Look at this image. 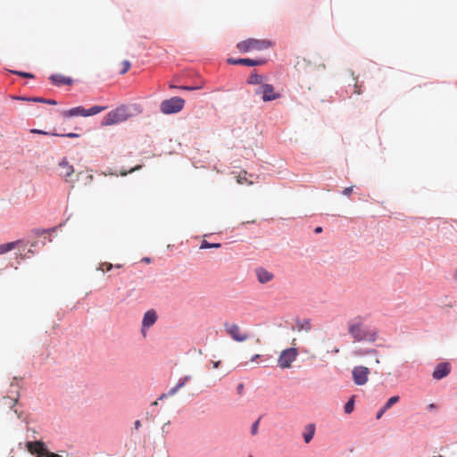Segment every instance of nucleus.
Wrapping results in <instances>:
<instances>
[{"label":"nucleus","mask_w":457,"mask_h":457,"mask_svg":"<svg viewBox=\"0 0 457 457\" xmlns=\"http://www.w3.org/2000/svg\"><path fill=\"white\" fill-rule=\"evenodd\" d=\"M347 331L352 338L356 342L374 343L378 338V330L370 328L365 324L363 316H356L347 322Z\"/></svg>","instance_id":"nucleus-1"},{"label":"nucleus","mask_w":457,"mask_h":457,"mask_svg":"<svg viewBox=\"0 0 457 457\" xmlns=\"http://www.w3.org/2000/svg\"><path fill=\"white\" fill-rule=\"evenodd\" d=\"M272 46V43L266 39L248 38L243 40L237 45V48L240 53H248L252 51H262Z\"/></svg>","instance_id":"nucleus-2"},{"label":"nucleus","mask_w":457,"mask_h":457,"mask_svg":"<svg viewBox=\"0 0 457 457\" xmlns=\"http://www.w3.org/2000/svg\"><path fill=\"white\" fill-rule=\"evenodd\" d=\"M105 109H106L105 106H99V105L92 106L89 109H85L83 106H77V107L71 108L70 110L62 111V116L63 118H71V117H74V116L87 117V116L96 115V114L104 111Z\"/></svg>","instance_id":"nucleus-3"},{"label":"nucleus","mask_w":457,"mask_h":457,"mask_svg":"<svg viewBox=\"0 0 457 457\" xmlns=\"http://www.w3.org/2000/svg\"><path fill=\"white\" fill-rule=\"evenodd\" d=\"M128 109L126 106L121 105L108 112L103 119L102 124L104 126H110L127 120L129 118Z\"/></svg>","instance_id":"nucleus-4"},{"label":"nucleus","mask_w":457,"mask_h":457,"mask_svg":"<svg viewBox=\"0 0 457 457\" xmlns=\"http://www.w3.org/2000/svg\"><path fill=\"white\" fill-rule=\"evenodd\" d=\"M26 447L36 457H62L57 453L50 452L42 441L27 442Z\"/></svg>","instance_id":"nucleus-5"},{"label":"nucleus","mask_w":457,"mask_h":457,"mask_svg":"<svg viewBox=\"0 0 457 457\" xmlns=\"http://www.w3.org/2000/svg\"><path fill=\"white\" fill-rule=\"evenodd\" d=\"M184 99L174 96L170 99L164 100L161 103L160 109L164 114L176 113L181 111L184 107Z\"/></svg>","instance_id":"nucleus-6"},{"label":"nucleus","mask_w":457,"mask_h":457,"mask_svg":"<svg viewBox=\"0 0 457 457\" xmlns=\"http://www.w3.org/2000/svg\"><path fill=\"white\" fill-rule=\"evenodd\" d=\"M298 351L295 347L285 349L281 352L278 358V365L281 369L291 368L292 363L296 360Z\"/></svg>","instance_id":"nucleus-7"},{"label":"nucleus","mask_w":457,"mask_h":457,"mask_svg":"<svg viewBox=\"0 0 457 457\" xmlns=\"http://www.w3.org/2000/svg\"><path fill=\"white\" fill-rule=\"evenodd\" d=\"M224 327L227 334L236 342H244L249 337L248 334L236 323H225Z\"/></svg>","instance_id":"nucleus-8"},{"label":"nucleus","mask_w":457,"mask_h":457,"mask_svg":"<svg viewBox=\"0 0 457 457\" xmlns=\"http://www.w3.org/2000/svg\"><path fill=\"white\" fill-rule=\"evenodd\" d=\"M158 315L155 310L151 309L147 311L143 317L142 326H141V334L144 337H146L147 330L155 324L157 321Z\"/></svg>","instance_id":"nucleus-9"},{"label":"nucleus","mask_w":457,"mask_h":457,"mask_svg":"<svg viewBox=\"0 0 457 457\" xmlns=\"http://www.w3.org/2000/svg\"><path fill=\"white\" fill-rule=\"evenodd\" d=\"M353 378L356 385L362 386L367 383L370 370L367 367L357 366L353 370Z\"/></svg>","instance_id":"nucleus-10"},{"label":"nucleus","mask_w":457,"mask_h":457,"mask_svg":"<svg viewBox=\"0 0 457 457\" xmlns=\"http://www.w3.org/2000/svg\"><path fill=\"white\" fill-rule=\"evenodd\" d=\"M280 97V95L278 93H276L274 90V87L270 84H264L263 89H262V99L263 102H270L276 99H278Z\"/></svg>","instance_id":"nucleus-11"},{"label":"nucleus","mask_w":457,"mask_h":457,"mask_svg":"<svg viewBox=\"0 0 457 457\" xmlns=\"http://www.w3.org/2000/svg\"><path fill=\"white\" fill-rule=\"evenodd\" d=\"M451 371V367L448 362H441L439 363L433 372V378L435 379H441L446 377Z\"/></svg>","instance_id":"nucleus-12"},{"label":"nucleus","mask_w":457,"mask_h":457,"mask_svg":"<svg viewBox=\"0 0 457 457\" xmlns=\"http://www.w3.org/2000/svg\"><path fill=\"white\" fill-rule=\"evenodd\" d=\"M59 167L61 169L60 175L64 179L65 181H68L71 175L74 173L73 167L68 162L66 159H63L59 163Z\"/></svg>","instance_id":"nucleus-13"},{"label":"nucleus","mask_w":457,"mask_h":457,"mask_svg":"<svg viewBox=\"0 0 457 457\" xmlns=\"http://www.w3.org/2000/svg\"><path fill=\"white\" fill-rule=\"evenodd\" d=\"M228 62L229 64L237 65V64H242V65H247V66H257L262 64L264 62L262 60H253L248 58H242V59H228Z\"/></svg>","instance_id":"nucleus-14"},{"label":"nucleus","mask_w":457,"mask_h":457,"mask_svg":"<svg viewBox=\"0 0 457 457\" xmlns=\"http://www.w3.org/2000/svg\"><path fill=\"white\" fill-rule=\"evenodd\" d=\"M255 274L257 276L258 281L262 284L270 282L274 278L273 273L262 267L255 270Z\"/></svg>","instance_id":"nucleus-15"},{"label":"nucleus","mask_w":457,"mask_h":457,"mask_svg":"<svg viewBox=\"0 0 457 457\" xmlns=\"http://www.w3.org/2000/svg\"><path fill=\"white\" fill-rule=\"evenodd\" d=\"M20 246H24L23 240H16L6 244L0 245V254H4L12 250H14Z\"/></svg>","instance_id":"nucleus-16"},{"label":"nucleus","mask_w":457,"mask_h":457,"mask_svg":"<svg viewBox=\"0 0 457 457\" xmlns=\"http://www.w3.org/2000/svg\"><path fill=\"white\" fill-rule=\"evenodd\" d=\"M315 433V426L314 424H309L305 427L304 431L303 433V436L304 439V442L306 444H309L312 439L313 438Z\"/></svg>","instance_id":"nucleus-17"},{"label":"nucleus","mask_w":457,"mask_h":457,"mask_svg":"<svg viewBox=\"0 0 457 457\" xmlns=\"http://www.w3.org/2000/svg\"><path fill=\"white\" fill-rule=\"evenodd\" d=\"M52 81L55 85H70L71 83V79L65 78L62 75H53L51 77Z\"/></svg>","instance_id":"nucleus-18"},{"label":"nucleus","mask_w":457,"mask_h":457,"mask_svg":"<svg viewBox=\"0 0 457 457\" xmlns=\"http://www.w3.org/2000/svg\"><path fill=\"white\" fill-rule=\"evenodd\" d=\"M297 327L299 330H304L306 332H309L312 329L311 320L308 319L298 320Z\"/></svg>","instance_id":"nucleus-19"},{"label":"nucleus","mask_w":457,"mask_h":457,"mask_svg":"<svg viewBox=\"0 0 457 457\" xmlns=\"http://www.w3.org/2000/svg\"><path fill=\"white\" fill-rule=\"evenodd\" d=\"M262 80H263V78L261 75L253 73L248 78L247 82H248V84H251V85L259 86L263 83Z\"/></svg>","instance_id":"nucleus-20"},{"label":"nucleus","mask_w":457,"mask_h":457,"mask_svg":"<svg viewBox=\"0 0 457 457\" xmlns=\"http://www.w3.org/2000/svg\"><path fill=\"white\" fill-rule=\"evenodd\" d=\"M400 400V397L398 395H395V396H392L390 397L386 403L384 404V409H386V411L389 410L393 405H395V403H397Z\"/></svg>","instance_id":"nucleus-21"},{"label":"nucleus","mask_w":457,"mask_h":457,"mask_svg":"<svg viewBox=\"0 0 457 457\" xmlns=\"http://www.w3.org/2000/svg\"><path fill=\"white\" fill-rule=\"evenodd\" d=\"M18 402V397H4L3 403L10 408L15 406Z\"/></svg>","instance_id":"nucleus-22"},{"label":"nucleus","mask_w":457,"mask_h":457,"mask_svg":"<svg viewBox=\"0 0 457 457\" xmlns=\"http://www.w3.org/2000/svg\"><path fill=\"white\" fill-rule=\"evenodd\" d=\"M353 408H354V396H352L344 407L345 412L347 414H350L353 412Z\"/></svg>","instance_id":"nucleus-23"},{"label":"nucleus","mask_w":457,"mask_h":457,"mask_svg":"<svg viewBox=\"0 0 457 457\" xmlns=\"http://www.w3.org/2000/svg\"><path fill=\"white\" fill-rule=\"evenodd\" d=\"M220 244H219V243L211 244V243L207 242L206 240H204L200 245L201 249L220 248Z\"/></svg>","instance_id":"nucleus-24"},{"label":"nucleus","mask_w":457,"mask_h":457,"mask_svg":"<svg viewBox=\"0 0 457 457\" xmlns=\"http://www.w3.org/2000/svg\"><path fill=\"white\" fill-rule=\"evenodd\" d=\"M113 267H114V265H112L110 262H103V263H100L97 270L104 272V271H110Z\"/></svg>","instance_id":"nucleus-25"},{"label":"nucleus","mask_w":457,"mask_h":457,"mask_svg":"<svg viewBox=\"0 0 457 457\" xmlns=\"http://www.w3.org/2000/svg\"><path fill=\"white\" fill-rule=\"evenodd\" d=\"M190 376H185L184 378H180L176 385L177 388L180 389L184 387L186 384L190 380Z\"/></svg>","instance_id":"nucleus-26"},{"label":"nucleus","mask_w":457,"mask_h":457,"mask_svg":"<svg viewBox=\"0 0 457 457\" xmlns=\"http://www.w3.org/2000/svg\"><path fill=\"white\" fill-rule=\"evenodd\" d=\"M122 69L120 70V74H125L130 69V62L129 61H123L121 62Z\"/></svg>","instance_id":"nucleus-27"},{"label":"nucleus","mask_w":457,"mask_h":457,"mask_svg":"<svg viewBox=\"0 0 457 457\" xmlns=\"http://www.w3.org/2000/svg\"><path fill=\"white\" fill-rule=\"evenodd\" d=\"M259 422H260V419H258L256 421H254L251 427V434L253 436H254L258 433Z\"/></svg>","instance_id":"nucleus-28"},{"label":"nucleus","mask_w":457,"mask_h":457,"mask_svg":"<svg viewBox=\"0 0 457 457\" xmlns=\"http://www.w3.org/2000/svg\"><path fill=\"white\" fill-rule=\"evenodd\" d=\"M355 353L358 354V355H361V354H363V353L378 355V351L375 350V349L370 348V349H367L365 351V353H362L361 351H356Z\"/></svg>","instance_id":"nucleus-29"},{"label":"nucleus","mask_w":457,"mask_h":457,"mask_svg":"<svg viewBox=\"0 0 457 457\" xmlns=\"http://www.w3.org/2000/svg\"><path fill=\"white\" fill-rule=\"evenodd\" d=\"M53 136H57V137H70V138H74V137H79V135L77 134V133H67V134H53Z\"/></svg>","instance_id":"nucleus-30"},{"label":"nucleus","mask_w":457,"mask_h":457,"mask_svg":"<svg viewBox=\"0 0 457 457\" xmlns=\"http://www.w3.org/2000/svg\"><path fill=\"white\" fill-rule=\"evenodd\" d=\"M14 73L19 75V76L24 77V78H29V79L34 78L33 74L28 73V72L15 71Z\"/></svg>","instance_id":"nucleus-31"},{"label":"nucleus","mask_w":457,"mask_h":457,"mask_svg":"<svg viewBox=\"0 0 457 457\" xmlns=\"http://www.w3.org/2000/svg\"><path fill=\"white\" fill-rule=\"evenodd\" d=\"M237 183L238 184H244V183H248V184H252L251 181H247V179L245 177H243L242 175H239L237 177Z\"/></svg>","instance_id":"nucleus-32"},{"label":"nucleus","mask_w":457,"mask_h":457,"mask_svg":"<svg viewBox=\"0 0 457 457\" xmlns=\"http://www.w3.org/2000/svg\"><path fill=\"white\" fill-rule=\"evenodd\" d=\"M265 83H262L261 85L258 86V87L254 90V94L255 95H262V89H263V85Z\"/></svg>","instance_id":"nucleus-33"},{"label":"nucleus","mask_w":457,"mask_h":457,"mask_svg":"<svg viewBox=\"0 0 457 457\" xmlns=\"http://www.w3.org/2000/svg\"><path fill=\"white\" fill-rule=\"evenodd\" d=\"M386 411V409H384V407H382V408L378 411V413H377V415H376V419H377V420H379V419L383 416V414H384Z\"/></svg>","instance_id":"nucleus-34"},{"label":"nucleus","mask_w":457,"mask_h":457,"mask_svg":"<svg viewBox=\"0 0 457 457\" xmlns=\"http://www.w3.org/2000/svg\"><path fill=\"white\" fill-rule=\"evenodd\" d=\"M353 192V187H345L344 190H343V194L345 195H350Z\"/></svg>","instance_id":"nucleus-35"},{"label":"nucleus","mask_w":457,"mask_h":457,"mask_svg":"<svg viewBox=\"0 0 457 457\" xmlns=\"http://www.w3.org/2000/svg\"><path fill=\"white\" fill-rule=\"evenodd\" d=\"M179 390V388H177V386H173V387H172V388H170V389L169 390V392H168L169 396H172V395H175Z\"/></svg>","instance_id":"nucleus-36"},{"label":"nucleus","mask_w":457,"mask_h":457,"mask_svg":"<svg viewBox=\"0 0 457 457\" xmlns=\"http://www.w3.org/2000/svg\"><path fill=\"white\" fill-rule=\"evenodd\" d=\"M31 133H34V134H42V135H48L47 132L46 131H43V130H40V129H32L30 130Z\"/></svg>","instance_id":"nucleus-37"},{"label":"nucleus","mask_w":457,"mask_h":457,"mask_svg":"<svg viewBox=\"0 0 457 457\" xmlns=\"http://www.w3.org/2000/svg\"><path fill=\"white\" fill-rule=\"evenodd\" d=\"M180 88L184 89V90L192 91V90H195V89H200L201 87H187V86H184V87H181Z\"/></svg>","instance_id":"nucleus-38"},{"label":"nucleus","mask_w":457,"mask_h":457,"mask_svg":"<svg viewBox=\"0 0 457 457\" xmlns=\"http://www.w3.org/2000/svg\"><path fill=\"white\" fill-rule=\"evenodd\" d=\"M354 87H355L354 93L357 95H361V87L357 85V81H355V83H354Z\"/></svg>","instance_id":"nucleus-39"},{"label":"nucleus","mask_w":457,"mask_h":457,"mask_svg":"<svg viewBox=\"0 0 457 457\" xmlns=\"http://www.w3.org/2000/svg\"><path fill=\"white\" fill-rule=\"evenodd\" d=\"M30 101H33V102H39V103H45V102H46V99L41 98V97H34V98H30Z\"/></svg>","instance_id":"nucleus-40"},{"label":"nucleus","mask_w":457,"mask_h":457,"mask_svg":"<svg viewBox=\"0 0 457 457\" xmlns=\"http://www.w3.org/2000/svg\"><path fill=\"white\" fill-rule=\"evenodd\" d=\"M12 99L22 100V101H30V98L21 97V96H12Z\"/></svg>","instance_id":"nucleus-41"},{"label":"nucleus","mask_w":457,"mask_h":457,"mask_svg":"<svg viewBox=\"0 0 457 457\" xmlns=\"http://www.w3.org/2000/svg\"><path fill=\"white\" fill-rule=\"evenodd\" d=\"M243 389H244V385H243V384H239V385L237 386V393H238V394H241V393H242V391H243Z\"/></svg>","instance_id":"nucleus-42"},{"label":"nucleus","mask_w":457,"mask_h":457,"mask_svg":"<svg viewBox=\"0 0 457 457\" xmlns=\"http://www.w3.org/2000/svg\"><path fill=\"white\" fill-rule=\"evenodd\" d=\"M134 426H135L136 429H138L141 427L140 420H136L135 423H134Z\"/></svg>","instance_id":"nucleus-43"},{"label":"nucleus","mask_w":457,"mask_h":457,"mask_svg":"<svg viewBox=\"0 0 457 457\" xmlns=\"http://www.w3.org/2000/svg\"><path fill=\"white\" fill-rule=\"evenodd\" d=\"M261 357L260 354H254L253 356H252L251 358V361H255L256 360H258L259 358Z\"/></svg>","instance_id":"nucleus-44"},{"label":"nucleus","mask_w":457,"mask_h":457,"mask_svg":"<svg viewBox=\"0 0 457 457\" xmlns=\"http://www.w3.org/2000/svg\"><path fill=\"white\" fill-rule=\"evenodd\" d=\"M254 344L256 345H262V340L259 337H256V338H254Z\"/></svg>","instance_id":"nucleus-45"},{"label":"nucleus","mask_w":457,"mask_h":457,"mask_svg":"<svg viewBox=\"0 0 457 457\" xmlns=\"http://www.w3.org/2000/svg\"><path fill=\"white\" fill-rule=\"evenodd\" d=\"M45 103H47V104H57L56 101L51 100V99H48V100L46 99Z\"/></svg>","instance_id":"nucleus-46"},{"label":"nucleus","mask_w":457,"mask_h":457,"mask_svg":"<svg viewBox=\"0 0 457 457\" xmlns=\"http://www.w3.org/2000/svg\"><path fill=\"white\" fill-rule=\"evenodd\" d=\"M220 361H214V362H213V368H214V369L219 368V367H220Z\"/></svg>","instance_id":"nucleus-47"},{"label":"nucleus","mask_w":457,"mask_h":457,"mask_svg":"<svg viewBox=\"0 0 457 457\" xmlns=\"http://www.w3.org/2000/svg\"><path fill=\"white\" fill-rule=\"evenodd\" d=\"M168 396H169L168 393L167 394H162V395H161V396L159 397L158 400H163V399H165Z\"/></svg>","instance_id":"nucleus-48"},{"label":"nucleus","mask_w":457,"mask_h":457,"mask_svg":"<svg viewBox=\"0 0 457 457\" xmlns=\"http://www.w3.org/2000/svg\"><path fill=\"white\" fill-rule=\"evenodd\" d=\"M453 278L455 281H457V269L453 272Z\"/></svg>","instance_id":"nucleus-49"},{"label":"nucleus","mask_w":457,"mask_h":457,"mask_svg":"<svg viewBox=\"0 0 457 457\" xmlns=\"http://www.w3.org/2000/svg\"><path fill=\"white\" fill-rule=\"evenodd\" d=\"M322 231V228L321 227H317L314 230L315 233H320Z\"/></svg>","instance_id":"nucleus-50"},{"label":"nucleus","mask_w":457,"mask_h":457,"mask_svg":"<svg viewBox=\"0 0 457 457\" xmlns=\"http://www.w3.org/2000/svg\"><path fill=\"white\" fill-rule=\"evenodd\" d=\"M88 183L92 182L93 180V175L89 174L87 175Z\"/></svg>","instance_id":"nucleus-51"},{"label":"nucleus","mask_w":457,"mask_h":457,"mask_svg":"<svg viewBox=\"0 0 457 457\" xmlns=\"http://www.w3.org/2000/svg\"><path fill=\"white\" fill-rule=\"evenodd\" d=\"M436 407V404H434V403H430V404L428 405V409H430V410L435 409Z\"/></svg>","instance_id":"nucleus-52"},{"label":"nucleus","mask_w":457,"mask_h":457,"mask_svg":"<svg viewBox=\"0 0 457 457\" xmlns=\"http://www.w3.org/2000/svg\"><path fill=\"white\" fill-rule=\"evenodd\" d=\"M152 405H153V406H156V405H158V400H156V401H154V403H152Z\"/></svg>","instance_id":"nucleus-53"},{"label":"nucleus","mask_w":457,"mask_h":457,"mask_svg":"<svg viewBox=\"0 0 457 457\" xmlns=\"http://www.w3.org/2000/svg\"><path fill=\"white\" fill-rule=\"evenodd\" d=\"M375 362H376L377 364H379V363H380L379 359H378V358H376Z\"/></svg>","instance_id":"nucleus-54"},{"label":"nucleus","mask_w":457,"mask_h":457,"mask_svg":"<svg viewBox=\"0 0 457 457\" xmlns=\"http://www.w3.org/2000/svg\"><path fill=\"white\" fill-rule=\"evenodd\" d=\"M338 352H339V349H338L337 347H336V348L334 349V353H337Z\"/></svg>","instance_id":"nucleus-55"},{"label":"nucleus","mask_w":457,"mask_h":457,"mask_svg":"<svg viewBox=\"0 0 457 457\" xmlns=\"http://www.w3.org/2000/svg\"><path fill=\"white\" fill-rule=\"evenodd\" d=\"M121 266H122L121 264H117V265H115L114 267H115V268H120Z\"/></svg>","instance_id":"nucleus-56"},{"label":"nucleus","mask_w":457,"mask_h":457,"mask_svg":"<svg viewBox=\"0 0 457 457\" xmlns=\"http://www.w3.org/2000/svg\"><path fill=\"white\" fill-rule=\"evenodd\" d=\"M250 457H253V456H250Z\"/></svg>","instance_id":"nucleus-57"}]
</instances>
